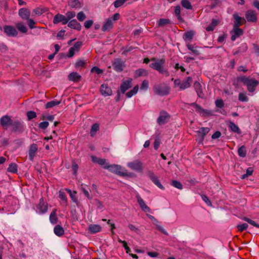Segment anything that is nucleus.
<instances>
[{
    "label": "nucleus",
    "instance_id": "32",
    "mask_svg": "<svg viewBox=\"0 0 259 259\" xmlns=\"http://www.w3.org/2000/svg\"><path fill=\"white\" fill-rule=\"evenodd\" d=\"M148 74V73L146 70L143 68H140L135 72V76L138 77L142 76H146Z\"/></svg>",
    "mask_w": 259,
    "mask_h": 259
},
{
    "label": "nucleus",
    "instance_id": "55",
    "mask_svg": "<svg viewBox=\"0 0 259 259\" xmlns=\"http://www.w3.org/2000/svg\"><path fill=\"white\" fill-rule=\"evenodd\" d=\"M182 5L187 9H192V7L189 1H182Z\"/></svg>",
    "mask_w": 259,
    "mask_h": 259
},
{
    "label": "nucleus",
    "instance_id": "63",
    "mask_svg": "<svg viewBox=\"0 0 259 259\" xmlns=\"http://www.w3.org/2000/svg\"><path fill=\"white\" fill-rule=\"evenodd\" d=\"M91 71L92 72H96L98 74H101L103 72V70L99 68L98 67H96V66H95V67H93L92 69H91Z\"/></svg>",
    "mask_w": 259,
    "mask_h": 259
},
{
    "label": "nucleus",
    "instance_id": "46",
    "mask_svg": "<svg viewBox=\"0 0 259 259\" xmlns=\"http://www.w3.org/2000/svg\"><path fill=\"white\" fill-rule=\"evenodd\" d=\"M46 9L42 8H36L33 10L36 15L39 16L46 12Z\"/></svg>",
    "mask_w": 259,
    "mask_h": 259
},
{
    "label": "nucleus",
    "instance_id": "41",
    "mask_svg": "<svg viewBox=\"0 0 259 259\" xmlns=\"http://www.w3.org/2000/svg\"><path fill=\"white\" fill-rule=\"evenodd\" d=\"M99 130V124L98 123H94L92 125L90 131V135L91 137H94L96 133Z\"/></svg>",
    "mask_w": 259,
    "mask_h": 259
},
{
    "label": "nucleus",
    "instance_id": "3",
    "mask_svg": "<svg viewBox=\"0 0 259 259\" xmlns=\"http://www.w3.org/2000/svg\"><path fill=\"white\" fill-rule=\"evenodd\" d=\"M104 168L108 169L110 171L117 174L120 176H129L130 174L127 172L121 171V167L117 164H106Z\"/></svg>",
    "mask_w": 259,
    "mask_h": 259
},
{
    "label": "nucleus",
    "instance_id": "56",
    "mask_svg": "<svg viewBox=\"0 0 259 259\" xmlns=\"http://www.w3.org/2000/svg\"><path fill=\"white\" fill-rule=\"evenodd\" d=\"M26 20H27V24L30 29H33L35 28V26H34L35 22L33 19H30L29 18L28 19Z\"/></svg>",
    "mask_w": 259,
    "mask_h": 259
},
{
    "label": "nucleus",
    "instance_id": "29",
    "mask_svg": "<svg viewBox=\"0 0 259 259\" xmlns=\"http://www.w3.org/2000/svg\"><path fill=\"white\" fill-rule=\"evenodd\" d=\"M228 126L231 130V131H232L234 133H237L238 134H241V131L239 127L235 124L232 121H229L228 124Z\"/></svg>",
    "mask_w": 259,
    "mask_h": 259
},
{
    "label": "nucleus",
    "instance_id": "48",
    "mask_svg": "<svg viewBox=\"0 0 259 259\" xmlns=\"http://www.w3.org/2000/svg\"><path fill=\"white\" fill-rule=\"evenodd\" d=\"M118 242L121 243L123 244V246L124 247V249H125L126 252L127 253L130 254V252H131V249L127 246L126 242L125 241H122L119 238H118Z\"/></svg>",
    "mask_w": 259,
    "mask_h": 259
},
{
    "label": "nucleus",
    "instance_id": "45",
    "mask_svg": "<svg viewBox=\"0 0 259 259\" xmlns=\"http://www.w3.org/2000/svg\"><path fill=\"white\" fill-rule=\"evenodd\" d=\"M59 197L64 202L65 205L67 204V199L66 194L62 190H60L59 192Z\"/></svg>",
    "mask_w": 259,
    "mask_h": 259
},
{
    "label": "nucleus",
    "instance_id": "60",
    "mask_svg": "<svg viewBox=\"0 0 259 259\" xmlns=\"http://www.w3.org/2000/svg\"><path fill=\"white\" fill-rule=\"evenodd\" d=\"M248 226L247 224L244 223L242 225H238L237 226V227L239 231L242 232L244 230H245L247 228Z\"/></svg>",
    "mask_w": 259,
    "mask_h": 259
},
{
    "label": "nucleus",
    "instance_id": "7",
    "mask_svg": "<svg viewBox=\"0 0 259 259\" xmlns=\"http://www.w3.org/2000/svg\"><path fill=\"white\" fill-rule=\"evenodd\" d=\"M127 166L131 169L138 171H142L143 170V164L139 160H136L128 162L127 164Z\"/></svg>",
    "mask_w": 259,
    "mask_h": 259
},
{
    "label": "nucleus",
    "instance_id": "11",
    "mask_svg": "<svg viewBox=\"0 0 259 259\" xmlns=\"http://www.w3.org/2000/svg\"><path fill=\"white\" fill-rule=\"evenodd\" d=\"M112 66L114 69L118 72L122 71L123 68L125 67L123 62L120 58L115 59L112 62Z\"/></svg>",
    "mask_w": 259,
    "mask_h": 259
},
{
    "label": "nucleus",
    "instance_id": "1",
    "mask_svg": "<svg viewBox=\"0 0 259 259\" xmlns=\"http://www.w3.org/2000/svg\"><path fill=\"white\" fill-rule=\"evenodd\" d=\"M239 82H242L244 85H246L248 91L251 93L255 91L256 88L259 84L258 81L254 78H251L249 76H240L236 78L233 82V85L237 86Z\"/></svg>",
    "mask_w": 259,
    "mask_h": 259
},
{
    "label": "nucleus",
    "instance_id": "35",
    "mask_svg": "<svg viewBox=\"0 0 259 259\" xmlns=\"http://www.w3.org/2000/svg\"><path fill=\"white\" fill-rule=\"evenodd\" d=\"M16 27L18 30L21 32L25 33L27 32V28L22 22H18L16 23Z\"/></svg>",
    "mask_w": 259,
    "mask_h": 259
},
{
    "label": "nucleus",
    "instance_id": "23",
    "mask_svg": "<svg viewBox=\"0 0 259 259\" xmlns=\"http://www.w3.org/2000/svg\"><path fill=\"white\" fill-rule=\"evenodd\" d=\"M132 79H128L123 83L120 85V90L122 94H124L126 91L132 87L131 85Z\"/></svg>",
    "mask_w": 259,
    "mask_h": 259
},
{
    "label": "nucleus",
    "instance_id": "47",
    "mask_svg": "<svg viewBox=\"0 0 259 259\" xmlns=\"http://www.w3.org/2000/svg\"><path fill=\"white\" fill-rule=\"evenodd\" d=\"M135 48H134L132 46H126L125 47H123L122 49L123 50V52L122 53V54L123 55L126 56L127 54L135 49Z\"/></svg>",
    "mask_w": 259,
    "mask_h": 259
},
{
    "label": "nucleus",
    "instance_id": "31",
    "mask_svg": "<svg viewBox=\"0 0 259 259\" xmlns=\"http://www.w3.org/2000/svg\"><path fill=\"white\" fill-rule=\"evenodd\" d=\"M89 230L93 234L96 233L101 231V227L99 225H91L89 226Z\"/></svg>",
    "mask_w": 259,
    "mask_h": 259
},
{
    "label": "nucleus",
    "instance_id": "17",
    "mask_svg": "<svg viewBox=\"0 0 259 259\" xmlns=\"http://www.w3.org/2000/svg\"><path fill=\"white\" fill-rule=\"evenodd\" d=\"M136 198L141 209L146 212H150L151 210L150 208L145 204L143 199L139 196V194L136 195Z\"/></svg>",
    "mask_w": 259,
    "mask_h": 259
},
{
    "label": "nucleus",
    "instance_id": "18",
    "mask_svg": "<svg viewBox=\"0 0 259 259\" xmlns=\"http://www.w3.org/2000/svg\"><path fill=\"white\" fill-rule=\"evenodd\" d=\"M231 33H233L231 36V40L234 41L237 37L243 35V30L239 27H233V29Z\"/></svg>",
    "mask_w": 259,
    "mask_h": 259
},
{
    "label": "nucleus",
    "instance_id": "24",
    "mask_svg": "<svg viewBox=\"0 0 259 259\" xmlns=\"http://www.w3.org/2000/svg\"><path fill=\"white\" fill-rule=\"evenodd\" d=\"M192 82V78L191 77L189 76L187 78L186 80L181 82V84L180 87V90H185L189 88L191 86V84Z\"/></svg>",
    "mask_w": 259,
    "mask_h": 259
},
{
    "label": "nucleus",
    "instance_id": "44",
    "mask_svg": "<svg viewBox=\"0 0 259 259\" xmlns=\"http://www.w3.org/2000/svg\"><path fill=\"white\" fill-rule=\"evenodd\" d=\"M8 171L13 173L16 172L17 171V164L14 163H11L8 168Z\"/></svg>",
    "mask_w": 259,
    "mask_h": 259
},
{
    "label": "nucleus",
    "instance_id": "20",
    "mask_svg": "<svg viewBox=\"0 0 259 259\" xmlns=\"http://www.w3.org/2000/svg\"><path fill=\"white\" fill-rule=\"evenodd\" d=\"M18 14L24 20L28 19L30 15L29 10L26 8H21L19 10Z\"/></svg>",
    "mask_w": 259,
    "mask_h": 259
},
{
    "label": "nucleus",
    "instance_id": "59",
    "mask_svg": "<svg viewBox=\"0 0 259 259\" xmlns=\"http://www.w3.org/2000/svg\"><path fill=\"white\" fill-rule=\"evenodd\" d=\"M215 104L217 107L220 108H222V107H223L224 105V102H223V100L221 99H217L215 101Z\"/></svg>",
    "mask_w": 259,
    "mask_h": 259
},
{
    "label": "nucleus",
    "instance_id": "15",
    "mask_svg": "<svg viewBox=\"0 0 259 259\" xmlns=\"http://www.w3.org/2000/svg\"><path fill=\"white\" fill-rule=\"evenodd\" d=\"M233 17L234 18L233 27H239V26L245 24L246 22L245 18H242L236 13L233 14Z\"/></svg>",
    "mask_w": 259,
    "mask_h": 259
},
{
    "label": "nucleus",
    "instance_id": "4",
    "mask_svg": "<svg viewBox=\"0 0 259 259\" xmlns=\"http://www.w3.org/2000/svg\"><path fill=\"white\" fill-rule=\"evenodd\" d=\"M153 90L156 95L164 96L169 94L170 88L165 84H160L155 85Z\"/></svg>",
    "mask_w": 259,
    "mask_h": 259
},
{
    "label": "nucleus",
    "instance_id": "43",
    "mask_svg": "<svg viewBox=\"0 0 259 259\" xmlns=\"http://www.w3.org/2000/svg\"><path fill=\"white\" fill-rule=\"evenodd\" d=\"M238 155L242 157H244L246 155V151L244 146H242L238 150Z\"/></svg>",
    "mask_w": 259,
    "mask_h": 259
},
{
    "label": "nucleus",
    "instance_id": "8",
    "mask_svg": "<svg viewBox=\"0 0 259 259\" xmlns=\"http://www.w3.org/2000/svg\"><path fill=\"white\" fill-rule=\"evenodd\" d=\"M13 120L9 115H5L0 118V124L5 130H7L12 124Z\"/></svg>",
    "mask_w": 259,
    "mask_h": 259
},
{
    "label": "nucleus",
    "instance_id": "37",
    "mask_svg": "<svg viewBox=\"0 0 259 259\" xmlns=\"http://www.w3.org/2000/svg\"><path fill=\"white\" fill-rule=\"evenodd\" d=\"M210 129L209 127H201L197 131V133L202 136V140H204L205 136L209 132Z\"/></svg>",
    "mask_w": 259,
    "mask_h": 259
},
{
    "label": "nucleus",
    "instance_id": "27",
    "mask_svg": "<svg viewBox=\"0 0 259 259\" xmlns=\"http://www.w3.org/2000/svg\"><path fill=\"white\" fill-rule=\"evenodd\" d=\"M219 23V20L212 19L210 24L206 27V30L207 31H212Z\"/></svg>",
    "mask_w": 259,
    "mask_h": 259
},
{
    "label": "nucleus",
    "instance_id": "49",
    "mask_svg": "<svg viewBox=\"0 0 259 259\" xmlns=\"http://www.w3.org/2000/svg\"><path fill=\"white\" fill-rule=\"evenodd\" d=\"M175 14L177 16V17L178 19V20H179L180 21H182V18L180 15V13H181L180 6H177L175 7Z\"/></svg>",
    "mask_w": 259,
    "mask_h": 259
},
{
    "label": "nucleus",
    "instance_id": "57",
    "mask_svg": "<svg viewBox=\"0 0 259 259\" xmlns=\"http://www.w3.org/2000/svg\"><path fill=\"white\" fill-rule=\"evenodd\" d=\"M253 172V169L251 167H249L246 170V174L243 175L242 176V179H244L247 177L248 176H251Z\"/></svg>",
    "mask_w": 259,
    "mask_h": 259
},
{
    "label": "nucleus",
    "instance_id": "33",
    "mask_svg": "<svg viewBox=\"0 0 259 259\" xmlns=\"http://www.w3.org/2000/svg\"><path fill=\"white\" fill-rule=\"evenodd\" d=\"M87 63V60L78 59L75 62V67L76 69L85 68Z\"/></svg>",
    "mask_w": 259,
    "mask_h": 259
},
{
    "label": "nucleus",
    "instance_id": "58",
    "mask_svg": "<svg viewBox=\"0 0 259 259\" xmlns=\"http://www.w3.org/2000/svg\"><path fill=\"white\" fill-rule=\"evenodd\" d=\"M82 42L77 41L76 42L72 48L75 51V52H77L79 51V49L82 46Z\"/></svg>",
    "mask_w": 259,
    "mask_h": 259
},
{
    "label": "nucleus",
    "instance_id": "9",
    "mask_svg": "<svg viewBox=\"0 0 259 259\" xmlns=\"http://www.w3.org/2000/svg\"><path fill=\"white\" fill-rule=\"evenodd\" d=\"M36 209L37 211L41 214L45 213L48 211V203L44 201L42 197L39 199V203L36 205Z\"/></svg>",
    "mask_w": 259,
    "mask_h": 259
},
{
    "label": "nucleus",
    "instance_id": "26",
    "mask_svg": "<svg viewBox=\"0 0 259 259\" xmlns=\"http://www.w3.org/2000/svg\"><path fill=\"white\" fill-rule=\"evenodd\" d=\"M81 76L77 72H73L69 74L68 79L69 80L77 82L80 80Z\"/></svg>",
    "mask_w": 259,
    "mask_h": 259
},
{
    "label": "nucleus",
    "instance_id": "36",
    "mask_svg": "<svg viewBox=\"0 0 259 259\" xmlns=\"http://www.w3.org/2000/svg\"><path fill=\"white\" fill-rule=\"evenodd\" d=\"M57 210L54 209L51 213L50 215V221L51 223L55 224L58 222V218L56 214Z\"/></svg>",
    "mask_w": 259,
    "mask_h": 259
},
{
    "label": "nucleus",
    "instance_id": "16",
    "mask_svg": "<svg viewBox=\"0 0 259 259\" xmlns=\"http://www.w3.org/2000/svg\"><path fill=\"white\" fill-rule=\"evenodd\" d=\"M150 180L156 185L158 188L161 190H164V187L161 185L158 178L152 172H149L148 174Z\"/></svg>",
    "mask_w": 259,
    "mask_h": 259
},
{
    "label": "nucleus",
    "instance_id": "6",
    "mask_svg": "<svg viewBox=\"0 0 259 259\" xmlns=\"http://www.w3.org/2000/svg\"><path fill=\"white\" fill-rule=\"evenodd\" d=\"M11 131L13 133H21L24 131V125L19 120H17L14 121H12V124L11 125Z\"/></svg>",
    "mask_w": 259,
    "mask_h": 259
},
{
    "label": "nucleus",
    "instance_id": "12",
    "mask_svg": "<svg viewBox=\"0 0 259 259\" xmlns=\"http://www.w3.org/2000/svg\"><path fill=\"white\" fill-rule=\"evenodd\" d=\"M170 118L169 115L164 111H161L159 116L157 118V122L159 125L165 124Z\"/></svg>",
    "mask_w": 259,
    "mask_h": 259
},
{
    "label": "nucleus",
    "instance_id": "61",
    "mask_svg": "<svg viewBox=\"0 0 259 259\" xmlns=\"http://www.w3.org/2000/svg\"><path fill=\"white\" fill-rule=\"evenodd\" d=\"M49 125V122L48 121H42L40 122L38 124L39 128L42 130H46Z\"/></svg>",
    "mask_w": 259,
    "mask_h": 259
},
{
    "label": "nucleus",
    "instance_id": "34",
    "mask_svg": "<svg viewBox=\"0 0 259 259\" xmlns=\"http://www.w3.org/2000/svg\"><path fill=\"white\" fill-rule=\"evenodd\" d=\"M54 231L55 234L58 236H61L64 233V230L63 228L60 225H57L55 227Z\"/></svg>",
    "mask_w": 259,
    "mask_h": 259
},
{
    "label": "nucleus",
    "instance_id": "30",
    "mask_svg": "<svg viewBox=\"0 0 259 259\" xmlns=\"http://www.w3.org/2000/svg\"><path fill=\"white\" fill-rule=\"evenodd\" d=\"M187 47L190 51H191L196 56H198L200 54V53L198 50V49L199 48L198 46L194 47V46H192V45H191L190 43H188L187 44Z\"/></svg>",
    "mask_w": 259,
    "mask_h": 259
},
{
    "label": "nucleus",
    "instance_id": "54",
    "mask_svg": "<svg viewBox=\"0 0 259 259\" xmlns=\"http://www.w3.org/2000/svg\"><path fill=\"white\" fill-rule=\"evenodd\" d=\"M77 18L79 21L82 22L85 20L86 18V16L82 11H81L77 13Z\"/></svg>",
    "mask_w": 259,
    "mask_h": 259
},
{
    "label": "nucleus",
    "instance_id": "10",
    "mask_svg": "<svg viewBox=\"0 0 259 259\" xmlns=\"http://www.w3.org/2000/svg\"><path fill=\"white\" fill-rule=\"evenodd\" d=\"M4 31L6 34L8 36H16L18 32L16 28L11 25H5L4 26Z\"/></svg>",
    "mask_w": 259,
    "mask_h": 259
},
{
    "label": "nucleus",
    "instance_id": "39",
    "mask_svg": "<svg viewBox=\"0 0 259 259\" xmlns=\"http://www.w3.org/2000/svg\"><path fill=\"white\" fill-rule=\"evenodd\" d=\"M92 159L94 162L98 163L100 165L106 164V159L104 158H98L95 156H92Z\"/></svg>",
    "mask_w": 259,
    "mask_h": 259
},
{
    "label": "nucleus",
    "instance_id": "25",
    "mask_svg": "<svg viewBox=\"0 0 259 259\" xmlns=\"http://www.w3.org/2000/svg\"><path fill=\"white\" fill-rule=\"evenodd\" d=\"M195 34V32L193 30L187 31L184 33L183 38L185 41H191Z\"/></svg>",
    "mask_w": 259,
    "mask_h": 259
},
{
    "label": "nucleus",
    "instance_id": "2",
    "mask_svg": "<svg viewBox=\"0 0 259 259\" xmlns=\"http://www.w3.org/2000/svg\"><path fill=\"white\" fill-rule=\"evenodd\" d=\"M151 61L154 62L149 65L150 68L157 71L159 73L165 76H168L169 75L168 70L164 68V65L165 64V59L164 58L157 60L155 58H152Z\"/></svg>",
    "mask_w": 259,
    "mask_h": 259
},
{
    "label": "nucleus",
    "instance_id": "62",
    "mask_svg": "<svg viewBox=\"0 0 259 259\" xmlns=\"http://www.w3.org/2000/svg\"><path fill=\"white\" fill-rule=\"evenodd\" d=\"M93 21L92 20H88L85 21L84 26L87 29L90 28L93 24Z\"/></svg>",
    "mask_w": 259,
    "mask_h": 259
},
{
    "label": "nucleus",
    "instance_id": "21",
    "mask_svg": "<svg viewBox=\"0 0 259 259\" xmlns=\"http://www.w3.org/2000/svg\"><path fill=\"white\" fill-rule=\"evenodd\" d=\"M113 20L111 18H109L107 19L105 23L103 24L102 27L103 31H107L110 30L113 27Z\"/></svg>",
    "mask_w": 259,
    "mask_h": 259
},
{
    "label": "nucleus",
    "instance_id": "64",
    "mask_svg": "<svg viewBox=\"0 0 259 259\" xmlns=\"http://www.w3.org/2000/svg\"><path fill=\"white\" fill-rule=\"evenodd\" d=\"M161 143V140L158 138H156L155 139V141L154 142V147L155 150H157L159 148V146Z\"/></svg>",
    "mask_w": 259,
    "mask_h": 259
},
{
    "label": "nucleus",
    "instance_id": "22",
    "mask_svg": "<svg viewBox=\"0 0 259 259\" xmlns=\"http://www.w3.org/2000/svg\"><path fill=\"white\" fill-rule=\"evenodd\" d=\"M68 26L71 28L80 31L81 29V25L76 19H73L68 22Z\"/></svg>",
    "mask_w": 259,
    "mask_h": 259
},
{
    "label": "nucleus",
    "instance_id": "14",
    "mask_svg": "<svg viewBox=\"0 0 259 259\" xmlns=\"http://www.w3.org/2000/svg\"><path fill=\"white\" fill-rule=\"evenodd\" d=\"M38 150V146L36 144H31L28 150L29 159L31 161H33Z\"/></svg>",
    "mask_w": 259,
    "mask_h": 259
},
{
    "label": "nucleus",
    "instance_id": "51",
    "mask_svg": "<svg viewBox=\"0 0 259 259\" xmlns=\"http://www.w3.org/2000/svg\"><path fill=\"white\" fill-rule=\"evenodd\" d=\"M171 184L172 186H174L175 188H177L181 190L183 188L182 184L180 182H179L176 180L171 181Z\"/></svg>",
    "mask_w": 259,
    "mask_h": 259
},
{
    "label": "nucleus",
    "instance_id": "19",
    "mask_svg": "<svg viewBox=\"0 0 259 259\" xmlns=\"http://www.w3.org/2000/svg\"><path fill=\"white\" fill-rule=\"evenodd\" d=\"M100 92L101 94L105 97L110 96L112 93V91L110 88L105 84L101 85L100 88Z\"/></svg>",
    "mask_w": 259,
    "mask_h": 259
},
{
    "label": "nucleus",
    "instance_id": "40",
    "mask_svg": "<svg viewBox=\"0 0 259 259\" xmlns=\"http://www.w3.org/2000/svg\"><path fill=\"white\" fill-rule=\"evenodd\" d=\"M65 190L69 194L71 200L73 201V202L77 203L78 202V200L76 197V192L73 191V192H72L71 190L69 189H66Z\"/></svg>",
    "mask_w": 259,
    "mask_h": 259
},
{
    "label": "nucleus",
    "instance_id": "5",
    "mask_svg": "<svg viewBox=\"0 0 259 259\" xmlns=\"http://www.w3.org/2000/svg\"><path fill=\"white\" fill-rule=\"evenodd\" d=\"M245 20L250 23H256L257 21V14L252 10H247L245 14Z\"/></svg>",
    "mask_w": 259,
    "mask_h": 259
},
{
    "label": "nucleus",
    "instance_id": "52",
    "mask_svg": "<svg viewBox=\"0 0 259 259\" xmlns=\"http://www.w3.org/2000/svg\"><path fill=\"white\" fill-rule=\"evenodd\" d=\"M26 115L28 120H31L36 117V113L33 111H29L26 113Z\"/></svg>",
    "mask_w": 259,
    "mask_h": 259
},
{
    "label": "nucleus",
    "instance_id": "50",
    "mask_svg": "<svg viewBox=\"0 0 259 259\" xmlns=\"http://www.w3.org/2000/svg\"><path fill=\"white\" fill-rule=\"evenodd\" d=\"M238 100L241 102H247L248 100V98L245 93H240L238 95Z\"/></svg>",
    "mask_w": 259,
    "mask_h": 259
},
{
    "label": "nucleus",
    "instance_id": "38",
    "mask_svg": "<svg viewBox=\"0 0 259 259\" xmlns=\"http://www.w3.org/2000/svg\"><path fill=\"white\" fill-rule=\"evenodd\" d=\"M170 23L168 19L161 18L157 22L158 27H163Z\"/></svg>",
    "mask_w": 259,
    "mask_h": 259
},
{
    "label": "nucleus",
    "instance_id": "28",
    "mask_svg": "<svg viewBox=\"0 0 259 259\" xmlns=\"http://www.w3.org/2000/svg\"><path fill=\"white\" fill-rule=\"evenodd\" d=\"M194 87L195 88L196 92H197V95L199 97L202 98L203 92L200 83L198 81H195L194 83Z\"/></svg>",
    "mask_w": 259,
    "mask_h": 259
},
{
    "label": "nucleus",
    "instance_id": "53",
    "mask_svg": "<svg viewBox=\"0 0 259 259\" xmlns=\"http://www.w3.org/2000/svg\"><path fill=\"white\" fill-rule=\"evenodd\" d=\"M191 106L194 107L196 111L198 112H204L205 110L202 109L201 106L195 103H193L190 104Z\"/></svg>",
    "mask_w": 259,
    "mask_h": 259
},
{
    "label": "nucleus",
    "instance_id": "13",
    "mask_svg": "<svg viewBox=\"0 0 259 259\" xmlns=\"http://www.w3.org/2000/svg\"><path fill=\"white\" fill-rule=\"evenodd\" d=\"M62 22V24H66L68 22V19L66 17L59 13L56 14L53 18V23L55 24Z\"/></svg>",
    "mask_w": 259,
    "mask_h": 259
},
{
    "label": "nucleus",
    "instance_id": "42",
    "mask_svg": "<svg viewBox=\"0 0 259 259\" xmlns=\"http://www.w3.org/2000/svg\"><path fill=\"white\" fill-rule=\"evenodd\" d=\"M60 103H61L60 101H50V102H49L47 103V104L45 105V107L47 109V108H52V107H53L54 106L58 105L59 104H60Z\"/></svg>",
    "mask_w": 259,
    "mask_h": 259
}]
</instances>
